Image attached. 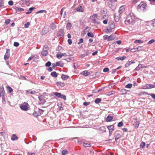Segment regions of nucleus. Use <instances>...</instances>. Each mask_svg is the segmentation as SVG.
I'll list each match as a JSON object with an SVG mask.
<instances>
[{"mask_svg": "<svg viewBox=\"0 0 155 155\" xmlns=\"http://www.w3.org/2000/svg\"><path fill=\"white\" fill-rule=\"evenodd\" d=\"M77 10L78 12H83L84 11V8L83 7L81 6H79L76 9Z\"/></svg>", "mask_w": 155, "mask_h": 155, "instance_id": "13", "label": "nucleus"}, {"mask_svg": "<svg viewBox=\"0 0 155 155\" xmlns=\"http://www.w3.org/2000/svg\"><path fill=\"white\" fill-rule=\"evenodd\" d=\"M83 145L85 147H89L91 146V144L89 143H87L84 142L83 143Z\"/></svg>", "mask_w": 155, "mask_h": 155, "instance_id": "28", "label": "nucleus"}, {"mask_svg": "<svg viewBox=\"0 0 155 155\" xmlns=\"http://www.w3.org/2000/svg\"><path fill=\"white\" fill-rule=\"evenodd\" d=\"M114 136L115 137V140L117 141V140L121 137V135L118 133L117 131H116L114 133Z\"/></svg>", "mask_w": 155, "mask_h": 155, "instance_id": "6", "label": "nucleus"}, {"mask_svg": "<svg viewBox=\"0 0 155 155\" xmlns=\"http://www.w3.org/2000/svg\"><path fill=\"white\" fill-rule=\"evenodd\" d=\"M145 143L144 142H142L140 145V148H143L145 146Z\"/></svg>", "mask_w": 155, "mask_h": 155, "instance_id": "33", "label": "nucleus"}, {"mask_svg": "<svg viewBox=\"0 0 155 155\" xmlns=\"http://www.w3.org/2000/svg\"><path fill=\"white\" fill-rule=\"evenodd\" d=\"M121 92L122 93V94H126L127 92V90L126 89H124L121 90Z\"/></svg>", "mask_w": 155, "mask_h": 155, "instance_id": "41", "label": "nucleus"}, {"mask_svg": "<svg viewBox=\"0 0 155 155\" xmlns=\"http://www.w3.org/2000/svg\"><path fill=\"white\" fill-rule=\"evenodd\" d=\"M123 122L122 121L119 122L117 124V126L118 127H121L123 126Z\"/></svg>", "mask_w": 155, "mask_h": 155, "instance_id": "48", "label": "nucleus"}, {"mask_svg": "<svg viewBox=\"0 0 155 155\" xmlns=\"http://www.w3.org/2000/svg\"><path fill=\"white\" fill-rule=\"evenodd\" d=\"M107 128L109 130L113 131L114 130V126L113 125L108 126Z\"/></svg>", "mask_w": 155, "mask_h": 155, "instance_id": "21", "label": "nucleus"}, {"mask_svg": "<svg viewBox=\"0 0 155 155\" xmlns=\"http://www.w3.org/2000/svg\"><path fill=\"white\" fill-rule=\"evenodd\" d=\"M101 98H97L96 99L94 102L96 104H98L101 101Z\"/></svg>", "mask_w": 155, "mask_h": 155, "instance_id": "25", "label": "nucleus"}, {"mask_svg": "<svg viewBox=\"0 0 155 155\" xmlns=\"http://www.w3.org/2000/svg\"><path fill=\"white\" fill-rule=\"evenodd\" d=\"M150 95L152 98L154 99H155V94L153 93L150 94H149Z\"/></svg>", "mask_w": 155, "mask_h": 155, "instance_id": "64", "label": "nucleus"}, {"mask_svg": "<svg viewBox=\"0 0 155 155\" xmlns=\"http://www.w3.org/2000/svg\"><path fill=\"white\" fill-rule=\"evenodd\" d=\"M135 16L133 13H130L128 15L125 21V23L126 25L133 23L134 22Z\"/></svg>", "mask_w": 155, "mask_h": 155, "instance_id": "1", "label": "nucleus"}, {"mask_svg": "<svg viewBox=\"0 0 155 155\" xmlns=\"http://www.w3.org/2000/svg\"><path fill=\"white\" fill-rule=\"evenodd\" d=\"M113 117L112 116H108L107 117L106 120L107 122H110L111 121Z\"/></svg>", "mask_w": 155, "mask_h": 155, "instance_id": "20", "label": "nucleus"}, {"mask_svg": "<svg viewBox=\"0 0 155 155\" xmlns=\"http://www.w3.org/2000/svg\"><path fill=\"white\" fill-rule=\"evenodd\" d=\"M69 77V76H68L64 74H62L61 76V78L64 80L68 79Z\"/></svg>", "mask_w": 155, "mask_h": 155, "instance_id": "16", "label": "nucleus"}, {"mask_svg": "<svg viewBox=\"0 0 155 155\" xmlns=\"http://www.w3.org/2000/svg\"><path fill=\"white\" fill-rule=\"evenodd\" d=\"M10 50L8 49H6V52L4 55V58L5 60H7L8 59L10 56Z\"/></svg>", "mask_w": 155, "mask_h": 155, "instance_id": "4", "label": "nucleus"}, {"mask_svg": "<svg viewBox=\"0 0 155 155\" xmlns=\"http://www.w3.org/2000/svg\"><path fill=\"white\" fill-rule=\"evenodd\" d=\"M27 104L25 103V104L21 105L20 106L21 109L24 110H27L28 109V107L27 106Z\"/></svg>", "mask_w": 155, "mask_h": 155, "instance_id": "7", "label": "nucleus"}, {"mask_svg": "<svg viewBox=\"0 0 155 155\" xmlns=\"http://www.w3.org/2000/svg\"><path fill=\"white\" fill-rule=\"evenodd\" d=\"M53 94L58 98L63 99L64 100H66V96L60 93L57 92H54Z\"/></svg>", "mask_w": 155, "mask_h": 155, "instance_id": "3", "label": "nucleus"}, {"mask_svg": "<svg viewBox=\"0 0 155 155\" xmlns=\"http://www.w3.org/2000/svg\"><path fill=\"white\" fill-rule=\"evenodd\" d=\"M7 88L9 93H11L13 91L12 89L10 87L8 86L7 87Z\"/></svg>", "mask_w": 155, "mask_h": 155, "instance_id": "42", "label": "nucleus"}, {"mask_svg": "<svg viewBox=\"0 0 155 155\" xmlns=\"http://www.w3.org/2000/svg\"><path fill=\"white\" fill-rule=\"evenodd\" d=\"M2 103L3 104L5 103V98L4 97V95H3L2 96Z\"/></svg>", "mask_w": 155, "mask_h": 155, "instance_id": "59", "label": "nucleus"}, {"mask_svg": "<svg viewBox=\"0 0 155 155\" xmlns=\"http://www.w3.org/2000/svg\"><path fill=\"white\" fill-rule=\"evenodd\" d=\"M126 58V57L125 56H123L122 57H117L116 58L117 59V60L119 61V60H124L125 58Z\"/></svg>", "mask_w": 155, "mask_h": 155, "instance_id": "26", "label": "nucleus"}, {"mask_svg": "<svg viewBox=\"0 0 155 155\" xmlns=\"http://www.w3.org/2000/svg\"><path fill=\"white\" fill-rule=\"evenodd\" d=\"M58 84L61 87H64L65 85L64 83L61 82H58Z\"/></svg>", "mask_w": 155, "mask_h": 155, "instance_id": "37", "label": "nucleus"}, {"mask_svg": "<svg viewBox=\"0 0 155 155\" xmlns=\"http://www.w3.org/2000/svg\"><path fill=\"white\" fill-rule=\"evenodd\" d=\"M103 38L104 40H107L108 41L109 36L107 35H105L103 36Z\"/></svg>", "mask_w": 155, "mask_h": 155, "instance_id": "49", "label": "nucleus"}, {"mask_svg": "<svg viewBox=\"0 0 155 155\" xmlns=\"http://www.w3.org/2000/svg\"><path fill=\"white\" fill-rule=\"evenodd\" d=\"M5 92V91L3 87H2L0 88V92L1 93H2V95H4Z\"/></svg>", "mask_w": 155, "mask_h": 155, "instance_id": "31", "label": "nucleus"}, {"mask_svg": "<svg viewBox=\"0 0 155 155\" xmlns=\"http://www.w3.org/2000/svg\"><path fill=\"white\" fill-rule=\"evenodd\" d=\"M89 28L88 26L86 27L84 29V31L87 32H88L89 31Z\"/></svg>", "mask_w": 155, "mask_h": 155, "instance_id": "61", "label": "nucleus"}, {"mask_svg": "<svg viewBox=\"0 0 155 155\" xmlns=\"http://www.w3.org/2000/svg\"><path fill=\"white\" fill-rule=\"evenodd\" d=\"M51 62L50 61H48L45 64V66L46 67H49L51 65Z\"/></svg>", "mask_w": 155, "mask_h": 155, "instance_id": "36", "label": "nucleus"}, {"mask_svg": "<svg viewBox=\"0 0 155 155\" xmlns=\"http://www.w3.org/2000/svg\"><path fill=\"white\" fill-rule=\"evenodd\" d=\"M143 89H150L149 87V84H146L145 86H143Z\"/></svg>", "mask_w": 155, "mask_h": 155, "instance_id": "40", "label": "nucleus"}, {"mask_svg": "<svg viewBox=\"0 0 155 155\" xmlns=\"http://www.w3.org/2000/svg\"><path fill=\"white\" fill-rule=\"evenodd\" d=\"M19 44L18 42H15L14 43V45L15 47H17L19 45Z\"/></svg>", "mask_w": 155, "mask_h": 155, "instance_id": "56", "label": "nucleus"}, {"mask_svg": "<svg viewBox=\"0 0 155 155\" xmlns=\"http://www.w3.org/2000/svg\"><path fill=\"white\" fill-rule=\"evenodd\" d=\"M49 47L47 45H45L44 46L43 49L48 51L49 49Z\"/></svg>", "mask_w": 155, "mask_h": 155, "instance_id": "43", "label": "nucleus"}, {"mask_svg": "<svg viewBox=\"0 0 155 155\" xmlns=\"http://www.w3.org/2000/svg\"><path fill=\"white\" fill-rule=\"evenodd\" d=\"M8 4L9 5L12 6L13 5V2L12 0L9 1L8 2Z\"/></svg>", "mask_w": 155, "mask_h": 155, "instance_id": "57", "label": "nucleus"}, {"mask_svg": "<svg viewBox=\"0 0 155 155\" xmlns=\"http://www.w3.org/2000/svg\"><path fill=\"white\" fill-rule=\"evenodd\" d=\"M10 19H7L5 20V24L8 25L10 23Z\"/></svg>", "mask_w": 155, "mask_h": 155, "instance_id": "62", "label": "nucleus"}, {"mask_svg": "<svg viewBox=\"0 0 155 155\" xmlns=\"http://www.w3.org/2000/svg\"><path fill=\"white\" fill-rule=\"evenodd\" d=\"M18 139V137L16 136L15 134H13L12 135V137L11 138L12 140L14 141L15 140H17Z\"/></svg>", "mask_w": 155, "mask_h": 155, "instance_id": "14", "label": "nucleus"}, {"mask_svg": "<svg viewBox=\"0 0 155 155\" xmlns=\"http://www.w3.org/2000/svg\"><path fill=\"white\" fill-rule=\"evenodd\" d=\"M90 104V102H85L83 103V105L84 106H87L89 105Z\"/></svg>", "mask_w": 155, "mask_h": 155, "instance_id": "50", "label": "nucleus"}, {"mask_svg": "<svg viewBox=\"0 0 155 155\" xmlns=\"http://www.w3.org/2000/svg\"><path fill=\"white\" fill-rule=\"evenodd\" d=\"M92 22L94 23L99 24L100 22L97 21V20L95 18H94L92 19Z\"/></svg>", "mask_w": 155, "mask_h": 155, "instance_id": "23", "label": "nucleus"}, {"mask_svg": "<svg viewBox=\"0 0 155 155\" xmlns=\"http://www.w3.org/2000/svg\"><path fill=\"white\" fill-rule=\"evenodd\" d=\"M48 53V51L43 49V51L41 53V54L43 56H45L47 55Z\"/></svg>", "mask_w": 155, "mask_h": 155, "instance_id": "12", "label": "nucleus"}, {"mask_svg": "<svg viewBox=\"0 0 155 155\" xmlns=\"http://www.w3.org/2000/svg\"><path fill=\"white\" fill-rule=\"evenodd\" d=\"M132 84L129 83L126 85L125 86V87L126 88H130L132 87Z\"/></svg>", "mask_w": 155, "mask_h": 155, "instance_id": "32", "label": "nucleus"}, {"mask_svg": "<svg viewBox=\"0 0 155 155\" xmlns=\"http://www.w3.org/2000/svg\"><path fill=\"white\" fill-rule=\"evenodd\" d=\"M73 58H67L66 59H63L66 60L68 62H69L70 61V60H73L72 59Z\"/></svg>", "mask_w": 155, "mask_h": 155, "instance_id": "53", "label": "nucleus"}, {"mask_svg": "<svg viewBox=\"0 0 155 155\" xmlns=\"http://www.w3.org/2000/svg\"><path fill=\"white\" fill-rule=\"evenodd\" d=\"M124 9L125 8L124 6H122L120 7L118 11V12L120 13V14H121L124 12Z\"/></svg>", "mask_w": 155, "mask_h": 155, "instance_id": "9", "label": "nucleus"}, {"mask_svg": "<svg viewBox=\"0 0 155 155\" xmlns=\"http://www.w3.org/2000/svg\"><path fill=\"white\" fill-rule=\"evenodd\" d=\"M114 91L109 92L107 93V95L110 96L112 94H114Z\"/></svg>", "mask_w": 155, "mask_h": 155, "instance_id": "45", "label": "nucleus"}, {"mask_svg": "<svg viewBox=\"0 0 155 155\" xmlns=\"http://www.w3.org/2000/svg\"><path fill=\"white\" fill-rule=\"evenodd\" d=\"M40 114H41V113L39 111H35L33 113V115L36 117L38 116Z\"/></svg>", "mask_w": 155, "mask_h": 155, "instance_id": "17", "label": "nucleus"}, {"mask_svg": "<svg viewBox=\"0 0 155 155\" xmlns=\"http://www.w3.org/2000/svg\"><path fill=\"white\" fill-rule=\"evenodd\" d=\"M63 56L67 57L68 56H69L68 55L66 54L65 53H60V54H56V57L58 59L61 58Z\"/></svg>", "mask_w": 155, "mask_h": 155, "instance_id": "5", "label": "nucleus"}, {"mask_svg": "<svg viewBox=\"0 0 155 155\" xmlns=\"http://www.w3.org/2000/svg\"><path fill=\"white\" fill-rule=\"evenodd\" d=\"M38 99L41 102L40 103V104H44L46 102V101L43 98L42 96L39 97H38Z\"/></svg>", "mask_w": 155, "mask_h": 155, "instance_id": "8", "label": "nucleus"}, {"mask_svg": "<svg viewBox=\"0 0 155 155\" xmlns=\"http://www.w3.org/2000/svg\"><path fill=\"white\" fill-rule=\"evenodd\" d=\"M51 75L54 78H56L58 76V74L55 71L52 72L51 74Z\"/></svg>", "mask_w": 155, "mask_h": 155, "instance_id": "19", "label": "nucleus"}, {"mask_svg": "<svg viewBox=\"0 0 155 155\" xmlns=\"http://www.w3.org/2000/svg\"><path fill=\"white\" fill-rule=\"evenodd\" d=\"M82 74L84 76H87L90 74V73L87 71H84L82 72Z\"/></svg>", "mask_w": 155, "mask_h": 155, "instance_id": "18", "label": "nucleus"}, {"mask_svg": "<svg viewBox=\"0 0 155 155\" xmlns=\"http://www.w3.org/2000/svg\"><path fill=\"white\" fill-rule=\"evenodd\" d=\"M30 25V23L29 22H27L24 25V27L26 28H27L29 27Z\"/></svg>", "mask_w": 155, "mask_h": 155, "instance_id": "39", "label": "nucleus"}, {"mask_svg": "<svg viewBox=\"0 0 155 155\" xmlns=\"http://www.w3.org/2000/svg\"><path fill=\"white\" fill-rule=\"evenodd\" d=\"M15 9L16 11H18L19 12H22L24 10V9L20 8L18 7H16L15 8Z\"/></svg>", "mask_w": 155, "mask_h": 155, "instance_id": "27", "label": "nucleus"}, {"mask_svg": "<svg viewBox=\"0 0 155 155\" xmlns=\"http://www.w3.org/2000/svg\"><path fill=\"white\" fill-rule=\"evenodd\" d=\"M115 38V37L113 35H111L109 36L108 41H111L114 40Z\"/></svg>", "mask_w": 155, "mask_h": 155, "instance_id": "24", "label": "nucleus"}, {"mask_svg": "<svg viewBox=\"0 0 155 155\" xmlns=\"http://www.w3.org/2000/svg\"><path fill=\"white\" fill-rule=\"evenodd\" d=\"M56 63L57 64V66H60L61 67H63V66L64 64L62 63H61V61L57 62Z\"/></svg>", "mask_w": 155, "mask_h": 155, "instance_id": "22", "label": "nucleus"}, {"mask_svg": "<svg viewBox=\"0 0 155 155\" xmlns=\"http://www.w3.org/2000/svg\"><path fill=\"white\" fill-rule=\"evenodd\" d=\"M143 41L140 39V40H135L134 43H143Z\"/></svg>", "mask_w": 155, "mask_h": 155, "instance_id": "35", "label": "nucleus"}, {"mask_svg": "<svg viewBox=\"0 0 155 155\" xmlns=\"http://www.w3.org/2000/svg\"><path fill=\"white\" fill-rule=\"evenodd\" d=\"M50 26L53 30H54L56 28V25L53 23H51L50 25Z\"/></svg>", "mask_w": 155, "mask_h": 155, "instance_id": "30", "label": "nucleus"}, {"mask_svg": "<svg viewBox=\"0 0 155 155\" xmlns=\"http://www.w3.org/2000/svg\"><path fill=\"white\" fill-rule=\"evenodd\" d=\"M155 41L154 39H151L150 41H149L147 43V44H151L152 43H153Z\"/></svg>", "mask_w": 155, "mask_h": 155, "instance_id": "51", "label": "nucleus"}, {"mask_svg": "<svg viewBox=\"0 0 155 155\" xmlns=\"http://www.w3.org/2000/svg\"><path fill=\"white\" fill-rule=\"evenodd\" d=\"M64 31L62 30H61L59 31L58 33L61 36H63L64 35Z\"/></svg>", "mask_w": 155, "mask_h": 155, "instance_id": "34", "label": "nucleus"}, {"mask_svg": "<svg viewBox=\"0 0 155 155\" xmlns=\"http://www.w3.org/2000/svg\"><path fill=\"white\" fill-rule=\"evenodd\" d=\"M108 24L110 28L113 29L115 28V25L113 22L110 21Z\"/></svg>", "mask_w": 155, "mask_h": 155, "instance_id": "10", "label": "nucleus"}, {"mask_svg": "<svg viewBox=\"0 0 155 155\" xmlns=\"http://www.w3.org/2000/svg\"><path fill=\"white\" fill-rule=\"evenodd\" d=\"M83 39L82 38L80 39L79 42H78V45H80L81 43H83Z\"/></svg>", "mask_w": 155, "mask_h": 155, "instance_id": "55", "label": "nucleus"}, {"mask_svg": "<svg viewBox=\"0 0 155 155\" xmlns=\"http://www.w3.org/2000/svg\"><path fill=\"white\" fill-rule=\"evenodd\" d=\"M46 11L45 10H41L39 11L36 12V14L41 13H43V12H45V13L46 12Z\"/></svg>", "mask_w": 155, "mask_h": 155, "instance_id": "46", "label": "nucleus"}, {"mask_svg": "<svg viewBox=\"0 0 155 155\" xmlns=\"http://www.w3.org/2000/svg\"><path fill=\"white\" fill-rule=\"evenodd\" d=\"M62 155H67L68 153V152L67 150L64 149L62 151Z\"/></svg>", "mask_w": 155, "mask_h": 155, "instance_id": "29", "label": "nucleus"}, {"mask_svg": "<svg viewBox=\"0 0 155 155\" xmlns=\"http://www.w3.org/2000/svg\"><path fill=\"white\" fill-rule=\"evenodd\" d=\"M147 7V4L145 3L141 2L137 6V9L138 10H140L141 11H143Z\"/></svg>", "mask_w": 155, "mask_h": 155, "instance_id": "2", "label": "nucleus"}, {"mask_svg": "<svg viewBox=\"0 0 155 155\" xmlns=\"http://www.w3.org/2000/svg\"><path fill=\"white\" fill-rule=\"evenodd\" d=\"M142 46H138V47L136 48V50L137 51L138 50H142Z\"/></svg>", "mask_w": 155, "mask_h": 155, "instance_id": "60", "label": "nucleus"}, {"mask_svg": "<svg viewBox=\"0 0 155 155\" xmlns=\"http://www.w3.org/2000/svg\"><path fill=\"white\" fill-rule=\"evenodd\" d=\"M71 26V25L70 23H68L67 26H66V28H67L68 29H69Z\"/></svg>", "mask_w": 155, "mask_h": 155, "instance_id": "52", "label": "nucleus"}, {"mask_svg": "<svg viewBox=\"0 0 155 155\" xmlns=\"http://www.w3.org/2000/svg\"><path fill=\"white\" fill-rule=\"evenodd\" d=\"M35 57L34 55H31V56L29 57V58H28V60L30 61L34 57Z\"/></svg>", "mask_w": 155, "mask_h": 155, "instance_id": "63", "label": "nucleus"}, {"mask_svg": "<svg viewBox=\"0 0 155 155\" xmlns=\"http://www.w3.org/2000/svg\"><path fill=\"white\" fill-rule=\"evenodd\" d=\"M142 64H139L134 70V71H138L140 69L142 68H145V67H142Z\"/></svg>", "mask_w": 155, "mask_h": 155, "instance_id": "15", "label": "nucleus"}, {"mask_svg": "<svg viewBox=\"0 0 155 155\" xmlns=\"http://www.w3.org/2000/svg\"><path fill=\"white\" fill-rule=\"evenodd\" d=\"M87 36L89 37L93 38L94 37V35L91 32H88L87 34Z\"/></svg>", "mask_w": 155, "mask_h": 155, "instance_id": "38", "label": "nucleus"}, {"mask_svg": "<svg viewBox=\"0 0 155 155\" xmlns=\"http://www.w3.org/2000/svg\"><path fill=\"white\" fill-rule=\"evenodd\" d=\"M150 88H153L155 87V83H154L153 84H149Z\"/></svg>", "mask_w": 155, "mask_h": 155, "instance_id": "47", "label": "nucleus"}, {"mask_svg": "<svg viewBox=\"0 0 155 155\" xmlns=\"http://www.w3.org/2000/svg\"><path fill=\"white\" fill-rule=\"evenodd\" d=\"M135 62L134 61H129L127 63H126L125 65V67L127 68L129 67L131 64H134Z\"/></svg>", "mask_w": 155, "mask_h": 155, "instance_id": "11", "label": "nucleus"}, {"mask_svg": "<svg viewBox=\"0 0 155 155\" xmlns=\"http://www.w3.org/2000/svg\"><path fill=\"white\" fill-rule=\"evenodd\" d=\"M109 71V69L108 68H104L103 71L104 72H105L108 71Z\"/></svg>", "mask_w": 155, "mask_h": 155, "instance_id": "58", "label": "nucleus"}, {"mask_svg": "<svg viewBox=\"0 0 155 155\" xmlns=\"http://www.w3.org/2000/svg\"><path fill=\"white\" fill-rule=\"evenodd\" d=\"M151 25L153 26H155V19L151 22Z\"/></svg>", "mask_w": 155, "mask_h": 155, "instance_id": "44", "label": "nucleus"}, {"mask_svg": "<svg viewBox=\"0 0 155 155\" xmlns=\"http://www.w3.org/2000/svg\"><path fill=\"white\" fill-rule=\"evenodd\" d=\"M106 32H110L112 31V28H107L106 29Z\"/></svg>", "mask_w": 155, "mask_h": 155, "instance_id": "54", "label": "nucleus"}]
</instances>
